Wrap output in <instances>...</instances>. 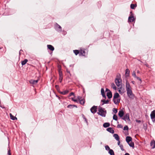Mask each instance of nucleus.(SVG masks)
I'll return each mask as SVG.
<instances>
[{"mask_svg": "<svg viewBox=\"0 0 155 155\" xmlns=\"http://www.w3.org/2000/svg\"><path fill=\"white\" fill-rule=\"evenodd\" d=\"M97 114L102 117H105L107 114V111L105 109L99 106L98 108V112Z\"/></svg>", "mask_w": 155, "mask_h": 155, "instance_id": "1", "label": "nucleus"}, {"mask_svg": "<svg viewBox=\"0 0 155 155\" xmlns=\"http://www.w3.org/2000/svg\"><path fill=\"white\" fill-rule=\"evenodd\" d=\"M117 77H118V78H116L115 79V82L117 86L119 87L122 83V80L120 79V77H119L118 75H117L116 76Z\"/></svg>", "mask_w": 155, "mask_h": 155, "instance_id": "2", "label": "nucleus"}, {"mask_svg": "<svg viewBox=\"0 0 155 155\" xmlns=\"http://www.w3.org/2000/svg\"><path fill=\"white\" fill-rule=\"evenodd\" d=\"M127 91V95L128 97L131 99H134V95L131 89L126 90Z\"/></svg>", "mask_w": 155, "mask_h": 155, "instance_id": "3", "label": "nucleus"}, {"mask_svg": "<svg viewBox=\"0 0 155 155\" xmlns=\"http://www.w3.org/2000/svg\"><path fill=\"white\" fill-rule=\"evenodd\" d=\"M54 28L56 31L58 32H61L62 31L61 27L57 23L55 24Z\"/></svg>", "mask_w": 155, "mask_h": 155, "instance_id": "4", "label": "nucleus"}, {"mask_svg": "<svg viewBox=\"0 0 155 155\" xmlns=\"http://www.w3.org/2000/svg\"><path fill=\"white\" fill-rule=\"evenodd\" d=\"M97 106H93L90 109V111L91 113L93 114L96 113L97 111Z\"/></svg>", "mask_w": 155, "mask_h": 155, "instance_id": "5", "label": "nucleus"}, {"mask_svg": "<svg viewBox=\"0 0 155 155\" xmlns=\"http://www.w3.org/2000/svg\"><path fill=\"white\" fill-rule=\"evenodd\" d=\"M151 118L153 122H154L155 121V110H154L151 112L150 115Z\"/></svg>", "mask_w": 155, "mask_h": 155, "instance_id": "6", "label": "nucleus"}, {"mask_svg": "<svg viewBox=\"0 0 155 155\" xmlns=\"http://www.w3.org/2000/svg\"><path fill=\"white\" fill-rule=\"evenodd\" d=\"M78 99L79 101V103L84 105L85 102V100L84 99H82V97L79 96L78 97Z\"/></svg>", "mask_w": 155, "mask_h": 155, "instance_id": "7", "label": "nucleus"}, {"mask_svg": "<svg viewBox=\"0 0 155 155\" xmlns=\"http://www.w3.org/2000/svg\"><path fill=\"white\" fill-rule=\"evenodd\" d=\"M38 80H34L33 79L30 80L29 81V82L30 84H36L38 82Z\"/></svg>", "mask_w": 155, "mask_h": 155, "instance_id": "8", "label": "nucleus"}, {"mask_svg": "<svg viewBox=\"0 0 155 155\" xmlns=\"http://www.w3.org/2000/svg\"><path fill=\"white\" fill-rule=\"evenodd\" d=\"M124 113L123 110H120L118 113V115L119 117H120L121 118L122 117L124 116Z\"/></svg>", "mask_w": 155, "mask_h": 155, "instance_id": "9", "label": "nucleus"}, {"mask_svg": "<svg viewBox=\"0 0 155 155\" xmlns=\"http://www.w3.org/2000/svg\"><path fill=\"white\" fill-rule=\"evenodd\" d=\"M136 20V18H132L131 17H129L128 18V22H132L135 21Z\"/></svg>", "mask_w": 155, "mask_h": 155, "instance_id": "10", "label": "nucleus"}, {"mask_svg": "<svg viewBox=\"0 0 155 155\" xmlns=\"http://www.w3.org/2000/svg\"><path fill=\"white\" fill-rule=\"evenodd\" d=\"M150 146L152 147L151 148L153 149L155 148V140H153L151 141L150 143Z\"/></svg>", "mask_w": 155, "mask_h": 155, "instance_id": "11", "label": "nucleus"}, {"mask_svg": "<svg viewBox=\"0 0 155 155\" xmlns=\"http://www.w3.org/2000/svg\"><path fill=\"white\" fill-rule=\"evenodd\" d=\"M101 94L102 95V96L103 97L105 98V99H106V97L105 95L104 91V88H101Z\"/></svg>", "mask_w": 155, "mask_h": 155, "instance_id": "12", "label": "nucleus"}, {"mask_svg": "<svg viewBox=\"0 0 155 155\" xmlns=\"http://www.w3.org/2000/svg\"><path fill=\"white\" fill-rule=\"evenodd\" d=\"M132 138L130 136H127L126 138V141L127 143L132 141Z\"/></svg>", "mask_w": 155, "mask_h": 155, "instance_id": "13", "label": "nucleus"}, {"mask_svg": "<svg viewBox=\"0 0 155 155\" xmlns=\"http://www.w3.org/2000/svg\"><path fill=\"white\" fill-rule=\"evenodd\" d=\"M106 130L112 134H114V130L112 128L110 127L107 128Z\"/></svg>", "mask_w": 155, "mask_h": 155, "instance_id": "14", "label": "nucleus"}, {"mask_svg": "<svg viewBox=\"0 0 155 155\" xmlns=\"http://www.w3.org/2000/svg\"><path fill=\"white\" fill-rule=\"evenodd\" d=\"M47 46L48 48L51 51H53L54 50V48L52 45H47Z\"/></svg>", "mask_w": 155, "mask_h": 155, "instance_id": "15", "label": "nucleus"}, {"mask_svg": "<svg viewBox=\"0 0 155 155\" xmlns=\"http://www.w3.org/2000/svg\"><path fill=\"white\" fill-rule=\"evenodd\" d=\"M107 96L109 99L111 98L112 97L111 92V91H110V92H107Z\"/></svg>", "mask_w": 155, "mask_h": 155, "instance_id": "16", "label": "nucleus"}, {"mask_svg": "<svg viewBox=\"0 0 155 155\" xmlns=\"http://www.w3.org/2000/svg\"><path fill=\"white\" fill-rule=\"evenodd\" d=\"M126 90L131 89V87L130 84L127 81H126Z\"/></svg>", "mask_w": 155, "mask_h": 155, "instance_id": "17", "label": "nucleus"}, {"mask_svg": "<svg viewBox=\"0 0 155 155\" xmlns=\"http://www.w3.org/2000/svg\"><path fill=\"white\" fill-rule=\"evenodd\" d=\"M130 71L128 68H127L125 70V77L126 78L128 77L130 75Z\"/></svg>", "mask_w": 155, "mask_h": 155, "instance_id": "18", "label": "nucleus"}, {"mask_svg": "<svg viewBox=\"0 0 155 155\" xmlns=\"http://www.w3.org/2000/svg\"><path fill=\"white\" fill-rule=\"evenodd\" d=\"M120 97L119 94L117 92H116L114 94L113 96V99H115L117 98Z\"/></svg>", "mask_w": 155, "mask_h": 155, "instance_id": "19", "label": "nucleus"}, {"mask_svg": "<svg viewBox=\"0 0 155 155\" xmlns=\"http://www.w3.org/2000/svg\"><path fill=\"white\" fill-rule=\"evenodd\" d=\"M101 102H103L101 105H103L104 104H108L109 103V101L108 100H101Z\"/></svg>", "mask_w": 155, "mask_h": 155, "instance_id": "20", "label": "nucleus"}, {"mask_svg": "<svg viewBox=\"0 0 155 155\" xmlns=\"http://www.w3.org/2000/svg\"><path fill=\"white\" fill-rule=\"evenodd\" d=\"M113 136L116 140H120V137L117 134H114L113 135Z\"/></svg>", "mask_w": 155, "mask_h": 155, "instance_id": "21", "label": "nucleus"}, {"mask_svg": "<svg viewBox=\"0 0 155 155\" xmlns=\"http://www.w3.org/2000/svg\"><path fill=\"white\" fill-rule=\"evenodd\" d=\"M128 116L129 117V114L128 113L126 114L124 116H123V117H122L121 119L125 120V121H126V120Z\"/></svg>", "mask_w": 155, "mask_h": 155, "instance_id": "22", "label": "nucleus"}, {"mask_svg": "<svg viewBox=\"0 0 155 155\" xmlns=\"http://www.w3.org/2000/svg\"><path fill=\"white\" fill-rule=\"evenodd\" d=\"M110 126V124L108 122H106L103 124V126L104 128H107Z\"/></svg>", "mask_w": 155, "mask_h": 155, "instance_id": "23", "label": "nucleus"}, {"mask_svg": "<svg viewBox=\"0 0 155 155\" xmlns=\"http://www.w3.org/2000/svg\"><path fill=\"white\" fill-rule=\"evenodd\" d=\"M130 147H132L133 149H134V144L133 142L131 141L129 143H128Z\"/></svg>", "mask_w": 155, "mask_h": 155, "instance_id": "24", "label": "nucleus"}, {"mask_svg": "<svg viewBox=\"0 0 155 155\" xmlns=\"http://www.w3.org/2000/svg\"><path fill=\"white\" fill-rule=\"evenodd\" d=\"M10 116L11 119L13 120H17V118L13 116L10 113Z\"/></svg>", "mask_w": 155, "mask_h": 155, "instance_id": "25", "label": "nucleus"}, {"mask_svg": "<svg viewBox=\"0 0 155 155\" xmlns=\"http://www.w3.org/2000/svg\"><path fill=\"white\" fill-rule=\"evenodd\" d=\"M28 61V60L26 59H25L24 60L22 61L21 62L22 65L23 66Z\"/></svg>", "mask_w": 155, "mask_h": 155, "instance_id": "26", "label": "nucleus"}, {"mask_svg": "<svg viewBox=\"0 0 155 155\" xmlns=\"http://www.w3.org/2000/svg\"><path fill=\"white\" fill-rule=\"evenodd\" d=\"M120 99H117V101L115 99H113V101L114 103L115 104H118L120 102Z\"/></svg>", "mask_w": 155, "mask_h": 155, "instance_id": "27", "label": "nucleus"}, {"mask_svg": "<svg viewBox=\"0 0 155 155\" xmlns=\"http://www.w3.org/2000/svg\"><path fill=\"white\" fill-rule=\"evenodd\" d=\"M69 91L68 90H66L60 92V93L63 95H65Z\"/></svg>", "mask_w": 155, "mask_h": 155, "instance_id": "28", "label": "nucleus"}, {"mask_svg": "<svg viewBox=\"0 0 155 155\" xmlns=\"http://www.w3.org/2000/svg\"><path fill=\"white\" fill-rule=\"evenodd\" d=\"M108 153L110 155H115L113 150L111 149L108 151Z\"/></svg>", "mask_w": 155, "mask_h": 155, "instance_id": "29", "label": "nucleus"}, {"mask_svg": "<svg viewBox=\"0 0 155 155\" xmlns=\"http://www.w3.org/2000/svg\"><path fill=\"white\" fill-rule=\"evenodd\" d=\"M137 6V5L136 4H131L130 5V8L132 9H134Z\"/></svg>", "mask_w": 155, "mask_h": 155, "instance_id": "30", "label": "nucleus"}, {"mask_svg": "<svg viewBox=\"0 0 155 155\" xmlns=\"http://www.w3.org/2000/svg\"><path fill=\"white\" fill-rule=\"evenodd\" d=\"M85 51L84 50L82 51L81 50V51H80V53L79 54V55H82L83 56H84L85 55Z\"/></svg>", "mask_w": 155, "mask_h": 155, "instance_id": "31", "label": "nucleus"}, {"mask_svg": "<svg viewBox=\"0 0 155 155\" xmlns=\"http://www.w3.org/2000/svg\"><path fill=\"white\" fill-rule=\"evenodd\" d=\"M73 52L76 55H77L79 53L80 54V52L79 50H73Z\"/></svg>", "mask_w": 155, "mask_h": 155, "instance_id": "32", "label": "nucleus"}, {"mask_svg": "<svg viewBox=\"0 0 155 155\" xmlns=\"http://www.w3.org/2000/svg\"><path fill=\"white\" fill-rule=\"evenodd\" d=\"M111 87L114 90H116L117 89V87L113 83H112L111 84Z\"/></svg>", "mask_w": 155, "mask_h": 155, "instance_id": "33", "label": "nucleus"}, {"mask_svg": "<svg viewBox=\"0 0 155 155\" xmlns=\"http://www.w3.org/2000/svg\"><path fill=\"white\" fill-rule=\"evenodd\" d=\"M113 119L116 121L117 120L118 118L117 115L116 114H114L113 115Z\"/></svg>", "mask_w": 155, "mask_h": 155, "instance_id": "34", "label": "nucleus"}, {"mask_svg": "<svg viewBox=\"0 0 155 155\" xmlns=\"http://www.w3.org/2000/svg\"><path fill=\"white\" fill-rule=\"evenodd\" d=\"M105 149L107 151H109V150H110V148L109 146L108 145H106L105 147Z\"/></svg>", "mask_w": 155, "mask_h": 155, "instance_id": "35", "label": "nucleus"}, {"mask_svg": "<svg viewBox=\"0 0 155 155\" xmlns=\"http://www.w3.org/2000/svg\"><path fill=\"white\" fill-rule=\"evenodd\" d=\"M128 129H129V128H128V126L127 125L125 126L124 127V128H123V130H128Z\"/></svg>", "mask_w": 155, "mask_h": 155, "instance_id": "36", "label": "nucleus"}, {"mask_svg": "<svg viewBox=\"0 0 155 155\" xmlns=\"http://www.w3.org/2000/svg\"><path fill=\"white\" fill-rule=\"evenodd\" d=\"M73 104H69L68 105L67 107L69 108H73L74 107Z\"/></svg>", "mask_w": 155, "mask_h": 155, "instance_id": "37", "label": "nucleus"}, {"mask_svg": "<svg viewBox=\"0 0 155 155\" xmlns=\"http://www.w3.org/2000/svg\"><path fill=\"white\" fill-rule=\"evenodd\" d=\"M113 111L115 114H116L117 112V110L115 108H114L113 109Z\"/></svg>", "mask_w": 155, "mask_h": 155, "instance_id": "38", "label": "nucleus"}, {"mask_svg": "<svg viewBox=\"0 0 155 155\" xmlns=\"http://www.w3.org/2000/svg\"><path fill=\"white\" fill-rule=\"evenodd\" d=\"M132 75L133 77H134V78H135L136 77V72L135 71H134L132 73Z\"/></svg>", "mask_w": 155, "mask_h": 155, "instance_id": "39", "label": "nucleus"}, {"mask_svg": "<svg viewBox=\"0 0 155 155\" xmlns=\"http://www.w3.org/2000/svg\"><path fill=\"white\" fill-rule=\"evenodd\" d=\"M135 78H136L137 80H139V81H140V84L141 83L142 81L141 79L140 78H139L138 77L136 76V77Z\"/></svg>", "mask_w": 155, "mask_h": 155, "instance_id": "40", "label": "nucleus"}, {"mask_svg": "<svg viewBox=\"0 0 155 155\" xmlns=\"http://www.w3.org/2000/svg\"><path fill=\"white\" fill-rule=\"evenodd\" d=\"M119 147H120L121 150L122 151H123L124 150L123 148V145L122 144H120V145Z\"/></svg>", "mask_w": 155, "mask_h": 155, "instance_id": "41", "label": "nucleus"}, {"mask_svg": "<svg viewBox=\"0 0 155 155\" xmlns=\"http://www.w3.org/2000/svg\"><path fill=\"white\" fill-rule=\"evenodd\" d=\"M130 15L129 16V17H132V18H134V14L133 13L132 11L130 12Z\"/></svg>", "mask_w": 155, "mask_h": 155, "instance_id": "42", "label": "nucleus"}, {"mask_svg": "<svg viewBox=\"0 0 155 155\" xmlns=\"http://www.w3.org/2000/svg\"><path fill=\"white\" fill-rule=\"evenodd\" d=\"M117 127L120 128H122L123 126L121 124H118L117 125Z\"/></svg>", "mask_w": 155, "mask_h": 155, "instance_id": "43", "label": "nucleus"}, {"mask_svg": "<svg viewBox=\"0 0 155 155\" xmlns=\"http://www.w3.org/2000/svg\"><path fill=\"white\" fill-rule=\"evenodd\" d=\"M59 77H63L62 73L61 71H59Z\"/></svg>", "mask_w": 155, "mask_h": 155, "instance_id": "44", "label": "nucleus"}, {"mask_svg": "<svg viewBox=\"0 0 155 155\" xmlns=\"http://www.w3.org/2000/svg\"><path fill=\"white\" fill-rule=\"evenodd\" d=\"M101 2L99 1L97 3V5H98V7H100L101 6Z\"/></svg>", "mask_w": 155, "mask_h": 155, "instance_id": "45", "label": "nucleus"}, {"mask_svg": "<svg viewBox=\"0 0 155 155\" xmlns=\"http://www.w3.org/2000/svg\"><path fill=\"white\" fill-rule=\"evenodd\" d=\"M63 78V77H59V80L60 82L61 83L62 81Z\"/></svg>", "mask_w": 155, "mask_h": 155, "instance_id": "46", "label": "nucleus"}, {"mask_svg": "<svg viewBox=\"0 0 155 155\" xmlns=\"http://www.w3.org/2000/svg\"><path fill=\"white\" fill-rule=\"evenodd\" d=\"M121 91H122V93H123V94L126 92L125 89L123 87V88L122 89Z\"/></svg>", "mask_w": 155, "mask_h": 155, "instance_id": "47", "label": "nucleus"}, {"mask_svg": "<svg viewBox=\"0 0 155 155\" xmlns=\"http://www.w3.org/2000/svg\"><path fill=\"white\" fill-rule=\"evenodd\" d=\"M55 87L57 90H58V89H59V85H56L55 86Z\"/></svg>", "mask_w": 155, "mask_h": 155, "instance_id": "48", "label": "nucleus"}, {"mask_svg": "<svg viewBox=\"0 0 155 155\" xmlns=\"http://www.w3.org/2000/svg\"><path fill=\"white\" fill-rule=\"evenodd\" d=\"M72 100L73 101H74V102H78V101H77V99H74L73 98H72Z\"/></svg>", "mask_w": 155, "mask_h": 155, "instance_id": "49", "label": "nucleus"}, {"mask_svg": "<svg viewBox=\"0 0 155 155\" xmlns=\"http://www.w3.org/2000/svg\"><path fill=\"white\" fill-rule=\"evenodd\" d=\"M8 155H11L10 150L9 149L8 151Z\"/></svg>", "mask_w": 155, "mask_h": 155, "instance_id": "50", "label": "nucleus"}, {"mask_svg": "<svg viewBox=\"0 0 155 155\" xmlns=\"http://www.w3.org/2000/svg\"><path fill=\"white\" fill-rule=\"evenodd\" d=\"M118 91L119 93L120 94H121V95L123 94V93H122V91L121 90H120V89L118 90Z\"/></svg>", "mask_w": 155, "mask_h": 155, "instance_id": "51", "label": "nucleus"}, {"mask_svg": "<svg viewBox=\"0 0 155 155\" xmlns=\"http://www.w3.org/2000/svg\"><path fill=\"white\" fill-rule=\"evenodd\" d=\"M74 92H71V93L69 94V96H71L72 95H74Z\"/></svg>", "mask_w": 155, "mask_h": 155, "instance_id": "52", "label": "nucleus"}, {"mask_svg": "<svg viewBox=\"0 0 155 155\" xmlns=\"http://www.w3.org/2000/svg\"><path fill=\"white\" fill-rule=\"evenodd\" d=\"M84 120L85 121L86 123L87 124H88V121H87V118H84Z\"/></svg>", "mask_w": 155, "mask_h": 155, "instance_id": "53", "label": "nucleus"}, {"mask_svg": "<svg viewBox=\"0 0 155 155\" xmlns=\"http://www.w3.org/2000/svg\"><path fill=\"white\" fill-rule=\"evenodd\" d=\"M117 145L119 146H120V140H117Z\"/></svg>", "mask_w": 155, "mask_h": 155, "instance_id": "54", "label": "nucleus"}, {"mask_svg": "<svg viewBox=\"0 0 155 155\" xmlns=\"http://www.w3.org/2000/svg\"><path fill=\"white\" fill-rule=\"evenodd\" d=\"M136 121L139 123H140L141 122V121L140 120H136Z\"/></svg>", "mask_w": 155, "mask_h": 155, "instance_id": "55", "label": "nucleus"}, {"mask_svg": "<svg viewBox=\"0 0 155 155\" xmlns=\"http://www.w3.org/2000/svg\"><path fill=\"white\" fill-rule=\"evenodd\" d=\"M66 71L67 73H69V74L70 76H71V74L70 73V71H68V69H67L66 70Z\"/></svg>", "mask_w": 155, "mask_h": 155, "instance_id": "56", "label": "nucleus"}, {"mask_svg": "<svg viewBox=\"0 0 155 155\" xmlns=\"http://www.w3.org/2000/svg\"><path fill=\"white\" fill-rule=\"evenodd\" d=\"M110 91L107 88H106V90H105V91L106 92H110Z\"/></svg>", "mask_w": 155, "mask_h": 155, "instance_id": "57", "label": "nucleus"}, {"mask_svg": "<svg viewBox=\"0 0 155 155\" xmlns=\"http://www.w3.org/2000/svg\"><path fill=\"white\" fill-rule=\"evenodd\" d=\"M22 51H23L22 50H20V51H19V56L21 55V53Z\"/></svg>", "mask_w": 155, "mask_h": 155, "instance_id": "58", "label": "nucleus"}, {"mask_svg": "<svg viewBox=\"0 0 155 155\" xmlns=\"http://www.w3.org/2000/svg\"><path fill=\"white\" fill-rule=\"evenodd\" d=\"M126 120H127L128 121H130V119L129 118V117L128 116V117L127 118Z\"/></svg>", "mask_w": 155, "mask_h": 155, "instance_id": "59", "label": "nucleus"}, {"mask_svg": "<svg viewBox=\"0 0 155 155\" xmlns=\"http://www.w3.org/2000/svg\"><path fill=\"white\" fill-rule=\"evenodd\" d=\"M123 88V87H122V86L121 85V86L120 87H119L118 88V90H120H120H122V89Z\"/></svg>", "mask_w": 155, "mask_h": 155, "instance_id": "60", "label": "nucleus"}, {"mask_svg": "<svg viewBox=\"0 0 155 155\" xmlns=\"http://www.w3.org/2000/svg\"><path fill=\"white\" fill-rule=\"evenodd\" d=\"M137 73H138V74H140V72L138 70L137 71Z\"/></svg>", "mask_w": 155, "mask_h": 155, "instance_id": "61", "label": "nucleus"}, {"mask_svg": "<svg viewBox=\"0 0 155 155\" xmlns=\"http://www.w3.org/2000/svg\"><path fill=\"white\" fill-rule=\"evenodd\" d=\"M131 82L133 84H135V81H131Z\"/></svg>", "mask_w": 155, "mask_h": 155, "instance_id": "62", "label": "nucleus"}, {"mask_svg": "<svg viewBox=\"0 0 155 155\" xmlns=\"http://www.w3.org/2000/svg\"><path fill=\"white\" fill-rule=\"evenodd\" d=\"M73 106L74 107H75L76 108H77L78 107H77V106L76 105H73Z\"/></svg>", "mask_w": 155, "mask_h": 155, "instance_id": "63", "label": "nucleus"}, {"mask_svg": "<svg viewBox=\"0 0 155 155\" xmlns=\"http://www.w3.org/2000/svg\"><path fill=\"white\" fill-rule=\"evenodd\" d=\"M124 155H130V154L128 153H126Z\"/></svg>", "mask_w": 155, "mask_h": 155, "instance_id": "64", "label": "nucleus"}]
</instances>
